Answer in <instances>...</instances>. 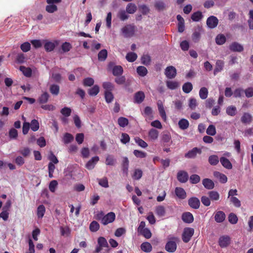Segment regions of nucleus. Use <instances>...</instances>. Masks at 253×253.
Returning <instances> with one entry per match:
<instances>
[{
	"label": "nucleus",
	"instance_id": "obj_2",
	"mask_svg": "<svg viewBox=\"0 0 253 253\" xmlns=\"http://www.w3.org/2000/svg\"><path fill=\"white\" fill-rule=\"evenodd\" d=\"M194 233V229L192 228L187 227L184 228L182 235L183 241L185 243H188L191 240Z\"/></svg>",
	"mask_w": 253,
	"mask_h": 253
},
{
	"label": "nucleus",
	"instance_id": "obj_39",
	"mask_svg": "<svg viewBox=\"0 0 253 253\" xmlns=\"http://www.w3.org/2000/svg\"><path fill=\"white\" fill-rule=\"evenodd\" d=\"M226 41V37L223 34H218L215 38V42L218 45L223 44Z\"/></svg>",
	"mask_w": 253,
	"mask_h": 253
},
{
	"label": "nucleus",
	"instance_id": "obj_59",
	"mask_svg": "<svg viewBox=\"0 0 253 253\" xmlns=\"http://www.w3.org/2000/svg\"><path fill=\"white\" fill-rule=\"evenodd\" d=\"M98 244L102 247H108V244L106 239L103 237H100L98 238L97 240Z\"/></svg>",
	"mask_w": 253,
	"mask_h": 253
},
{
	"label": "nucleus",
	"instance_id": "obj_32",
	"mask_svg": "<svg viewBox=\"0 0 253 253\" xmlns=\"http://www.w3.org/2000/svg\"><path fill=\"white\" fill-rule=\"evenodd\" d=\"M178 126L181 129L185 130L187 129L189 126V123L188 120L185 119H181L178 122Z\"/></svg>",
	"mask_w": 253,
	"mask_h": 253
},
{
	"label": "nucleus",
	"instance_id": "obj_31",
	"mask_svg": "<svg viewBox=\"0 0 253 253\" xmlns=\"http://www.w3.org/2000/svg\"><path fill=\"white\" fill-rule=\"evenodd\" d=\"M159 136V131L154 129L151 128L148 132V136L152 140H155L157 139Z\"/></svg>",
	"mask_w": 253,
	"mask_h": 253
},
{
	"label": "nucleus",
	"instance_id": "obj_26",
	"mask_svg": "<svg viewBox=\"0 0 253 253\" xmlns=\"http://www.w3.org/2000/svg\"><path fill=\"white\" fill-rule=\"evenodd\" d=\"M74 140V136L70 133L66 132L64 134L62 141L65 144H68Z\"/></svg>",
	"mask_w": 253,
	"mask_h": 253
},
{
	"label": "nucleus",
	"instance_id": "obj_45",
	"mask_svg": "<svg viewBox=\"0 0 253 253\" xmlns=\"http://www.w3.org/2000/svg\"><path fill=\"white\" fill-rule=\"evenodd\" d=\"M136 71L137 74L141 77L145 76L148 73L146 68L142 66H138L136 69Z\"/></svg>",
	"mask_w": 253,
	"mask_h": 253
},
{
	"label": "nucleus",
	"instance_id": "obj_28",
	"mask_svg": "<svg viewBox=\"0 0 253 253\" xmlns=\"http://www.w3.org/2000/svg\"><path fill=\"white\" fill-rule=\"evenodd\" d=\"M226 113L228 116L234 117L237 114V110L235 106L230 105L227 107Z\"/></svg>",
	"mask_w": 253,
	"mask_h": 253
},
{
	"label": "nucleus",
	"instance_id": "obj_56",
	"mask_svg": "<svg viewBox=\"0 0 253 253\" xmlns=\"http://www.w3.org/2000/svg\"><path fill=\"white\" fill-rule=\"evenodd\" d=\"M151 57L149 55H143L141 57V63L146 66L150 64Z\"/></svg>",
	"mask_w": 253,
	"mask_h": 253
},
{
	"label": "nucleus",
	"instance_id": "obj_35",
	"mask_svg": "<svg viewBox=\"0 0 253 253\" xmlns=\"http://www.w3.org/2000/svg\"><path fill=\"white\" fill-rule=\"evenodd\" d=\"M208 195L212 201H218L219 199V194L215 191H211L208 192Z\"/></svg>",
	"mask_w": 253,
	"mask_h": 253
},
{
	"label": "nucleus",
	"instance_id": "obj_25",
	"mask_svg": "<svg viewBox=\"0 0 253 253\" xmlns=\"http://www.w3.org/2000/svg\"><path fill=\"white\" fill-rule=\"evenodd\" d=\"M220 162L222 166L225 168L228 169H232V165L227 158L224 157H222L220 159Z\"/></svg>",
	"mask_w": 253,
	"mask_h": 253
},
{
	"label": "nucleus",
	"instance_id": "obj_6",
	"mask_svg": "<svg viewBox=\"0 0 253 253\" xmlns=\"http://www.w3.org/2000/svg\"><path fill=\"white\" fill-rule=\"evenodd\" d=\"M203 32L202 27L198 25L195 29L194 32L192 35V40L197 42H199L201 38V34Z\"/></svg>",
	"mask_w": 253,
	"mask_h": 253
},
{
	"label": "nucleus",
	"instance_id": "obj_52",
	"mask_svg": "<svg viewBox=\"0 0 253 253\" xmlns=\"http://www.w3.org/2000/svg\"><path fill=\"white\" fill-rule=\"evenodd\" d=\"M99 224L96 221H92L89 225V229L91 232H96L99 229Z\"/></svg>",
	"mask_w": 253,
	"mask_h": 253
},
{
	"label": "nucleus",
	"instance_id": "obj_9",
	"mask_svg": "<svg viewBox=\"0 0 253 253\" xmlns=\"http://www.w3.org/2000/svg\"><path fill=\"white\" fill-rule=\"evenodd\" d=\"M145 97V94L142 91H137L134 95V102L140 104L144 101Z\"/></svg>",
	"mask_w": 253,
	"mask_h": 253
},
{
	"label": "nucleus",
	"instance_id": "obj_5",
	"mask_svg": "<svg viewBox=\"0 0 253 253\" xmlns=\"http://www.w3.org/2000/svg\"><path fill=\"white\" fill-rule=\"evenodd\" d=\"M165 74L168 79H171L175 77L176 70L173 66H168L165 69Z\"/></svg>",
	"mask_w": 253,
	"mask_h": 253
},
{
	"label": "nucleus",
	"instance_id": "obj_41",
	"mask_svg": "<svg viewBox=\"0 0 253 253\" xmlns=\"http://www.w3.org/2000/svg\"><path fill=\"white\" fill-rule=\"evenodd\" d=\"M20 70L26 77H30L32 76V71L30 68L21 66L20 67Z\"/></svg>",
	"mask_w": 253,
	"mask_h": 253
},
{
	"label": "nucleus",
	"instance_id": "obj_46",
	"mask_svg": "<svg viewBox=\"0 0 253 253\" xmlns=\"http://www.w3.org/2000/svg\"><path fill=\"white\" fill-rule=\"evenodd\" d=\"M45 212V209L43 205H40L37 208V216L39 218L43 217Z\"/></svg>",
	"mask_w": 253,
	"mask_h": 253
},
{
	"label": "nucleus",
	"instance_id": "obj_62",
	"mask_svg": "<svg viewBox=\"0 0 253 253\" xmlns=\"http://www.w3.org/2000/svg\"><path fill=\"white\" fill-rule=\"evenodd\" d=\"M72 45L68 42H65L63 43L61 45V49L64 52H67L69 51L72 48Z\"/></svg>",
	"mask_w": 253,
	"mask_h": 253
},
{
	"label": "nucleus",
	"instance_id": "obj_29",
	"mask_svg": "<svg viewBox=\"0 0 253 253\" xmlns=\"http://www.w3.org/2000/svg\"><path fill=\"white\" fill-rule=\"evenodd\" d=\"M177 19L178 21V31L179 33H182L185 29L184 20L183 17H177Z\"/></svg>",
	"mask_w": 253,
	"mask_h": 253
},
{
	"label": "nucleus",
	"instance_id": "obj_64",
	"mask_svg": "<svg viewBox=\"0 0 253 253\" xmlns=\"http://www.w3.org/2000/svg\"><path fill=\"white\" fill-rule=\"evenodd\" d=\"M154 6L157 10L159 11H161L164 9L165 4L163 1L158 0L155 2Z\"/></svg>",
	"mask_w": 253,
	"mask_h": 253
},
{
	"label": "nucleus",
	"instance_id": "obj_30",
	"mask_svg": "<svg viewBox=\"0 0 253 253\" xmlns=\"http://www.w3.org/2000/svg\"><path fill=\"white\" fill-rule=\"evenodd\" d=\"M49 97V94L47 92H44L39 96L38 100L40 104H45L48 101Z\"/></svg>",
	"mask_w": 253,
	"mask_h": 253
},
{
	"label": "nucleus",
	"instance_id": "obj_43",
	"mask_svg": "<svg viewBox=\"0 0 253 253\" xmlns=\"http://www.w3.org/2000/svg\"><path fill=\"white\" fill-rule=\"evenodd\" d=\"M166 84L167 87L171 90L175 89L179 86V83L176 81H169L166 82Z\"/></svg>",
	"mask_w": 253,
	"mask_h": 253
},
{
	"label": "nucleus",
	"instance_id": "obj_58",
	"mask_svg": "<svg viewBox=\"0 0 253 253\" xmlns=\"http://www.w3.org/2000/svg\"><path fill=\"white\" fill-rule=\"evenodd\" d=\"M143 235L145 238L149 239L152 236V234L150 230L148 228H145L139 232Z\"/></svg>",
	"mask_w": 253,
	"mask_h": 253
},
{
	"label": "nucleus",
	"instance_id": "obj_44",
	"mask_svg": "<svg viewBox=\"0 0 253 253\" xmlns=\"http://www.w3.org/2000/svg\"><path fill=\"white\" fill-rule=\"evenodd\" d=\"M138 10L143 15H147L149 13L150 9L146 4H140L138 5Z\"/></svg>",
	"mask_w": 253,
	"mask_h": 253
},
{
	"label": "nucleus",
	"instance_id": "obj_1",
	"mask_svg": "<svg viewBox=\"0 0 253 253\" xmlns=\"http://www.w3.org/2000/svg\"><path fill=\"white\" fill-rule=\"evenodd\" d=\"M136 27L133 25H127L124 26L121 30L125 38H130L135 33Z\"/></svg>",
	"mask_w": 253,
	"mask_h": 253
},
{
	"label": "nucleus",
	"instance_id": "obj_4",
	"mask_svg": "<svg viewBox=\"0 0 253 253\" xmlns=\"http://www.w3.org/2000/svg\"><path fill=\"white\" fill-rule=\"evenodd\" d=\"M116 215L113 212H110L107 214L104 215L103 218L102 224L103 225H107L109 223H112L115 219Z\"/></svg>",
	"mask_w": 253,
	"mask_h": 253
},
{
	"label": "nucleus",
	"instance_id": "obj_55",
	"mask_svg": "<svg viewBox=\"0 0 253 253\" xmlns=\"http://www.w3.org/2000/svg\"><path fill=\"white\" fill-rule=\"evenodd\" d=\"M26 61V57L23 53H18L16 57V62L19 64H22Z\"/></svg>",
	"mask_w": 253,
	"mask_h": 253
},
{
	"label": "nucleus",
	"instance_id": "obj_50",
	"mask_svg": "<svg viewBox=\"0 0 253 253\" xmlns=\"http://www.w3.org/2000/svg\"><path fill=\"white\" fill-rule=\"evenodd\" d=\"M137 54L134 52H129L126 55V60L130 62H133L137 59Z\"/></svg>",
	"mask_w": 253,
	"mask_h": 253
},
{
	"label": "nucleus",
	"instance_id": "obj_10",
	"mask_svg": "<svg viewBox=\"0 0 253 253\" xmlns=\"http://www.w3.org/2000/svg\"><path fill=\"white\" fill-rule=\"evenodd\" d=\"M229 49L233 52H241L244 50V47L240 43L235 42L229 45Z\"/></svg>",
	"mask_w": 253,
	"mask_h": 253
},
{
	"label": "nucleus",
	"instance_id": "obj_49",
	"mask_svg": "<svg viewBox=\"0 0 253 253\" xmlns=\"http://www.w3.org/2000/svg\"><path fill=\"white\" fill-rule=\"evenodd\" d=\"M208 95V90L205 87L201 88L199 91V96L202 99H205L207 98Z\"/></svg>",
	"mask_w": 253,
	"mask_h": 253
},
{
	"label": "nucleus",
	"instance_id": "obj_40",
	"mask_svg": "<svg viewBox=\"0 0 253 253\" xmlns=\"http://www.w3.org/2000/svg\"><path fill=\"white\" fill-rule=\"evenodd\" d=\"M99 92V87L97 85H94L88 89V93L90 96H96Z\"/></svg>",
	"mask_w": 253,
	"mask_h": 253
},
{
	"label": "nucleus",
	"instance_id": "obj_48",
	"mask_svg": "<svg viewBox=\"0 0 253 253\" xmlns=\"http://www.w3.org/2000/svg\"><path fill=\"white\" fill-rule=\"evenodd\" d=\"M102 86L105 89V91L111 92L114 88V85L109 82H104L102 84Z\"/></svg>",
	"mask_w": 253,
	"mask_h": 253
},
{
	"label": "nucleus",
	"instance_id": "obj_7",
	"mask_svg": "<svg viewBox=\"0 0 253 253\" xmlns=\"http://www.w3.org/2000/svg\"><path fill=\"white\" fill-rule=\"evenodd\" d=\"M201 153L202 151L200 149L197 147H194L192 150L185 153L184 157L188 159L195 158L197 154H201Z\"/></svg>",
	"mask_w": 253,
	"mask_h": 253
},
{
	"label": "nucleus",
	"instance_id": "obj_13",
	"mask_svg": "<svg viewBox=\"0 0 253 253\" xmlns=\"http://www.w3.org/2000/svg\"><path fill=\"white\" fill-rule=\"evenodd\" d=\"M178 180L181 183H185L188 179V174L187 172L184 170H180L177 174Z\"/></svg>",
	"mask_w": 253,
	"mask_h": 253
},
{
	"label": "nucleus",
	"instance_id": "obj_33",
	"mask_svg": "<svg viewBox=\"0 0 253 253\" xmlns=\"http://www.w3.org/2000/svg\"><path fill=\"white\" fill-rule=\"evenodd\" d=\"M108 52L106 49L100 50L98 54V59L99 61H104L107 57Z\"/></svg>",
	"mask_w": 253,
	"mask_h": 253
},
{
	"label": "nucleus",
	"instance_id": "obj_42",
	"mask_svg": "<svg viewBox=\"0 0 253 253\" xmlns=\"http://www.w3.org/2000/svg\"><path fill=\"white\" fill-rule=\"evenodd\" d=\"M60 87L58 85L53 84L50 86L49 91L50 93L54 95H57L59 93Z\"/></svg>",
	"mask_w": 253,
	"mask_h": 253
},
{
	"label": "nucleus",
	"instance_id": "obj_60",
	"mask_svg": "<svg viewBox=\"0 0 253 253\" xmlns=\"http://www.w3.org/2000/svg\"><path fill=\"white\" fill-rule=\"evenodd\" d=\"M135 142L141 147L145 148L148 146L147 143L139 137L135 138Z\"/></svg>",
	"mask_w": 253,
	"mask_h": 253
},
{
	"label": "nucleus",
	"instance_id": "obj_19",
	"mask_svg": "<svg viewBox=\"0 0 253 253\" xmlns=\"http://www.w3.org/2000/svg\"><path fill=\"white\" fill-rule=\"evenodd\" d=\"M213 176L218 179L221 183H225L227 181V176L223 173L215 171L213 172Z\"/></svg>",
	"mask_w": 253,
	"mask_h": 253
},
{
	"label": "nucleus",
	"instance_id": "obj_34",
	"mask_svg": "<svg viewBox=\"0 0 253 253\" xmlns=\"http://www.w3.org/2000/svg\"><path fill=\"white\" fill-rule=\"evenodd\" d=\"M171 139L170 133L168 131H164L162 135V142L164 143H167L170 142Z\"/></svg>",
	"mask_w": 253,
	"mask_h": 253
},
{
	"label": "nucleus",
	"instance_id": "obj_53",
	"mask_svg": "<svg viewBox=\"0 0 253 253\" xmlns=\"http://www.w3.org/2000/svg\"><path fill=\"white\" fill-rule=\"evenodd\" d=\"M30 126L31 129L34 131H36L39 128V123L38 120L34 119L33 120L31 124H30Z\"/></svg>",
	"mask_w": 253,
	"mask_h": 253
},
{
	"label": "nucleus",
	"instance_id": "obj_3",
	"mask_svg": "<svg viewBox=\"0 0 253 253\" xmlns=\"http://www.w3.org/2000/svg\"><path fill=\"white\" fill-rule=\"evenodd\" d=\"M109 68L112 67V74L114 76L118 77L121 76L123 74V68L120 65L114 66V63L110 62L108 65Z\"/></svg>",
	"mask_w": 253,
	"mask_h": 253
},
{
	"label": "nucleus",
	"instance_id": "obj_21",
	"mask_svg": "<svg viewBox=\"0 0 253 253\" xmlns=\"http://www.w3.org/2000/svg\"><path fill=\"white\" fill-rule=\"evenodd\" d=\"M176 244L174 241H169L166 245L165 249L169 253H173L176 250Z\"/></svg>",
	"mask_w": 253,
	"mask_h": 253
},
{
	"label": "nucleus",
	"instance_id": "obj_16",
	"mask_svg": "<svg viewBox=\"0 0 253 253\" xmlns=\"http://www.w3.org/2000/svg\"><path fill=\"white\" fill-rule=\"evenodd\" d=\"M253 121V117L249 113H244L241 118V121L244 124H250Z\"/></svg>",
	"mask_w": 253,
	"mask_h": 253
},
{
	"label": "nucleus",
	"instance_id": "obj_61",
	"mask_svg": "<svg viewBox=\"0 0 253 253\" xmlns=\"http://www.w3.org/2000/svg\"><path fill=\"white\" fill-rule=\"evenodd\" d=\"M58 185V182L56 180H53L49 183V190L54 193L55 191V190Z\"/></svg>",
	"mask_w": 253,
	"mask_h": 253
},
{
	"label": "nucleus",
	"instance_id": "obj_14",
	"mask_svg": "<svg viewBox=\"0 0 253 253\" xmlns=\"http://www.w3.org/2000/svg\"><path fill=\"white\" fill-rule=\"evenodd\" d=\"M218 23V20L216 17H209L207 20V26L211 29L216 27Z\"/></svg>",
	"mask_w": 253,
	"mask_h": 253
},
{
	"label": "nucleus",
	"instance_id": "obj_36",
	"mask_svg": "<svg viewBox=\"0 0 253 253\" xmlns=\"http://www.w3.org/2000/svg\"><path fill=\"white\" fill-rule=\"evenodd\" d=\"M193 89V85L190 82H186L182 85V90L185 93H189Z\"/></svg>",
	"mask_w": 253,
	"mask_h": 253
},
{
	"label": "nucleus",
	"instance_id": "obj_38",
	"mask_svg": "<svg viewBox=\"0 0 253 253\" xmlns=\"http://www.w3.org/2000/svg\"><path fill=\"white\" fill-rule=\"evenodd\" d=\"M137 10L136 5L133 3H129L126 7V11L129 14H133Z\"/></svg>",
	"mask_w": 253,
	"mask_h": 253
},
{
	"label": "nucleus",
	"instance_id": "obj_18",
	"mask_svg": "<svg viewBox=\"0 0 253 253\" xmlns=\"http://www.w3.org/2000/svg\"><path fill=\"white\" fill-rule=\"evenodd\" d=\"M58 44V42L55 41L54 42H46L44 43V47L46 51L50 52L54 50L55 46Z\"/></svg>",
	"mask_w": 253,
	"mask_h": 253
},
{
	"label": "nucleus",
	"instance_id": "obj_12",
	"mask_svg": "<svg viewBox=\"0 0 253 253\" xmlns=\"http://www.w3.org/2000/svg\"><path fill=\"white\" fill-rule=\"evenodd\" d=\"M230 242V238L228 236H221L218 241V244L220 247L225 248L227 247Z\"/></svg>",
	"mask_w": 253,
	"mask_h": 253
},
{
	"label": "nucleus",
	"instance_id": "obj_57",
	"mask_svg": "<svg viewBox=\"0 0 253 253\" xmlns=\"http://www.w3.org/2000/svg\"><path fill=\"white\" fill-rule=\"evenodd\" d=\"M238 220V217L235 214L231 213L229 214L228 221L230 223L233 224H236L237 223Z\"/></svg>",
	"mask_w": 253,
	"mask_h": 253
},
{
	"label": "nucleus",
	"instance_id": "obj_15",
	"mask_svg": "<svg viewBox=\"0 0 253 253\" xmlns=\"http://www.w3.org/2000/svg\"><path fill=\"white\" fill-rule=\"evenodd\" d=\"M99 158L98 156H95V157H92L86 164L85 168L89 170L93 169L94 168L96 164L99 161Z\"/></svg>",
	"mask_w": 253,
	"mask_h": 253
},
{
	"label": "nucleus",
	"instance_id": "obj_54",
	"mask_svg": "<svg viewBox=\"0 0 253 253\" xmlns=\"http://www.w3.org/2000/svg\"><path fill=\"white\" fill-rule=\"evenodd\" d=\"M142 174V171L140 169H135L132 177L134 179L139 180L141 178Z\"/></svg>",
	"mask_w": 253,
	"mask_h": 253
},
{
	"label": "nucleus",
	"instance_id": "obj_8",
	"mask_svg": "<svg viewBox=\"0 0 253 253\" xmlns=\"http://www.w3.org/2000/svg\"><path fill=\"white\" fill-rule=\"evenodd\" d=\"M189 206L193 209H198L200 206V201L196 197L190 198L188 201Z\"/></svg>",
	"mask_w": 253,
	"mask_h": 253
},
{
	"label": "nucleus",
	"instance_id": "obj_22",
	"mask_svg": "<svg viewBox=\"0 0 253 253\" xmlns=\"http://www.w3.org/2000/svg\"><path fill=\"white\" fill-rule=\"evenodd\" d=\"M225 214L222 211H218L215 212L214 215V219L216 222H222L225 219Z\"/></svg>",
	"mask_w": 253,
	"mask_h": 253
},
{
	"label": "nucleus",
	"instance_id": "obj_23",
	"mask_svg": "<svg viewBox=\"0 0 253 253\" xmlns=\"http://www.w3.org/2000/svg\"><path fill=\"white\" fill-rule=\"evenodd\" d=\"M202 183L207 189L211 190L214 187V183L211 179L209 178H204L202 181Z\"/></svg>",
	"mask_w": 253,
	"mask_h": 253
},
{
	"label": "nucleus",
	"instance_id": "obj_24",
	"mask_svg": "<svg viewBox=\"0 0 253 253\" xmlns=\"http://www.w3.org/2000/svg\"><path fill=\"white\" fill-rule=\"evenodd\" d=\"M224 62L221 60H218L216 61L215 63V67L214 69L213 74L214 75H216L217 73L221 72L224 67Z\"/></svg>",
	"mask_w": 253,
	"mask_h": 253
},
{
	"label": "nucleus",
	"instance_id": "obj_20",
	"mask_svg": "<svg viewBox=\"0 0 253 253\" xmlns=\"http://www.w3.org/2000/svg\"><path fill=\"white\" fill-rule=\"evenodd\" d=\"M175 194L180 199L183 200L186 197V193L183 188L181 187H176L175 189Z\"/></svg>",
	"mask_w": 253,
	"mask_h": 253
},
{
	"label": "nucleus",
	"instance_id": "obj_11",
	"mask_svg": "<svg viewBox=\"0 0 253 253\" xmlns=\"http://www.w3.org/2000/svg\"><path fill=\"white\" fill-rule=\"evenodd\" d=\"M121 167L123 173L127 176L128 175L129 167V160L127 157L123 158Z\"/></svg>",
	"mask_w": 253,
	"mask_h": 253
},
{
	"label": "nucleus",
	"instance_id": "obj_27",
	"mask_svg": "<svg viewBox=\"0 0 253 253\" xmlns=\"http://www.w3.org/2000/svg\"><path fill=\"white\" fill-rule=\"evenodd\" d=\"M155 212L158 216H164L166 214V209L164 206H158L155 208Z\"/></svg>",
	"mask_w": 253,
	"mask_h": 253
},
{
	"label": "nucleus",
	"instance_id": "obj_51",
	"mask_svg": "<svg viewBox=\"0 0 253 253\" xmlns=\"http://www.w3.org/2000/svg\"><path fill=\"white\" fill-rule=\"evenodd\" d=\"M118 123L120 126L125 127L128 125V120L126 118L121 117L118 119Z\"/></svg>",
	"mask_w": 253,
	"mask_h": 253
},
{
	"label": "nucleus",
	"instance_id": "obj_47",
	"mask_svg": "<svg viewBox=\"0 0 253 253\" xmlns=\"http://www.w3.org/2000/svg\"><path fill=\"white\" fill-rule=\"evenodd\" d=\"M219 161H220V160H219L217 155H212L209 157V162L211 165H216L218 163Z\"/></svg>",
	"mask_w": 253,
	"mask_h": 253
},
{
	"label": "nucleus",
	"instance_id": "obj_37",
	"mask_svg": "<svg viewBox=\"0 0 253 253\" xmlns=\"http://www.w3.org/2000/svg\"><path fill=\"white\" fill-rule=\"evenodd\" d=\"M141 249L145 253H150L152 250V247L149 242L143 243L140 246Z\"/></svg>",
	"mask_w": 253,
	"mask_h": 253
},
{
	"label": "nucleus",
	"instance_id": "obj_63",
	"mask_svg": "<svg viewBox=\"0 0 253 253\" xmlns=\"http://www.w3.org/2000/svg\"><path fill=\"white\" fill-rule=\"evenodd\" d=\"M71 109L67 107H64L60 111V113L66 117L70 116L71 115Z\"/></svg>",
	"mask_w": 253,
	"mask_h": 253
},
{
	"label": "nucleus",
	"instance_id": "obj_17",
	"mask_svg": "<svg viewBox=\"0 0 253 253\" xmlns=\"http://www.w3.org/2000/svg\"><path fill=\"white\" fill-rule=\"evenodd\" d=\"M182 220L187 223H191L194 220V217L190 212H185L182 214L181 216Z\"/></svg>",
	"mask_w": 253,
	"mask_h": 253
}]
</instances>
